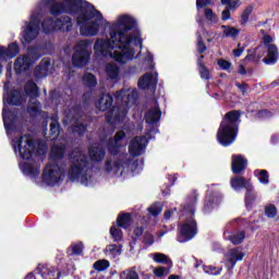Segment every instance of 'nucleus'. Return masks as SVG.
<instances>
[{
    "label": "nucleus",
    "mask_w": 279,
    "mask_h": 279,
    "mask_svg": "<svg viewBox=\"0 0 279 279\" xmlns=\"http://www.w3.org/2000/svg\"><path fill=\"white\" fill-rule=\"evenodd\" d=\"M51 1H61L50 8V14L58 16L60 14H77L76 22L80 26L81 36L93 37L99 34L101 27L109 28V38H98L94 45L96 58H113L116 62L125 64L134 60V47H143L141 33L134 36L130 33L136 27V19L130 14L118 15L116 21L107 22L101 12L84 0H41L37 8L31 14L29 23L22 32V45H29L40 32V17L43 11Z\"/></svg>",
    "instance_id": "f257e3e1"
},
{
    "label": "nucleus",
    "mask_w": 279,
    "mask_h": 279,
    "mask_svg": "<svg viewBox=\"0 0 279 279\" xmlns=\"http://www.w3.org/2000/svg\"><path fill=\"white\" fill-rule=\"evenodd\" d=\"M69 180L71 182H80L83 186H94L97 180L93 177V170L88 168V160H86L81 149L76 148L72 153Z\"/></svg>",
    "instance_id": "f03ea898"
},
{
    "label": "nucleus",
    "mask_w": 279,
    "mask_h": 279,
    "mask_svg": "<svg viewBox=\"0 0 279 279\" xmlns=\"http://www.w3.org/2000/svg\"><path fill=\"white\" fill-rule=\"evenodd\" d=\"M136 89L126 88L116 94L117 106L111 111V117L107 118L109 123H119L125 119L128 110L136 104Z\"/></svg>",
    "instance_id": "7ed1b4c3"
},
{
    "label": "nucleus",
    "mask_w": 279,
    "mask_h": 279,
    "mask_svg": "<svg viewBox=\"0 0 279 279\" xmlns=\"http://www.w3.org/2000/svg\"><path fill=\"white\" fill-rule=\"evenodd\" d=\"M240 119L241 113H239V111H231L227 113L222 120L220 128L218 129L217 141L223 147H228V145H232V143L236 141Z\"/></svg>",
    "instance_id": "20e7f679"
},
{
    "label": "nucleus",
    "mask_w": 279,
    "mask_h": 279,
    "mask_svg": "<svg viewBox=\"0 0 279 279\" xmlns=\"http://www.w3.org/2000/svg\"><path fill=\"white\" fill-rule=\"evenodd\" d=\"M195 202L197 197H194L192 203L187 204L183 208V217H185L183 223H181L180 230V243H185V241H191L195 234H197V222L195 221Z\"/></svg>",
    "instance_id": "39448f33"
},
{
    "label": "nucleus",
    "mask_w": 279,
    "mask_h": 279,
    "mask_svg": "<svg viewBox=\"0 0 279 279\" xmlns=\"http://www.w3.org/2000/svg\"><path fill=\"white\" fill-rule=\"evenodd\" d=\"M23 104V96L21 95V92L13 90L10 92V82H7L4 84V95H3V110H2V119L4 123V128L10 134V130L12 129V124L14 123V113L11 111H8V105L9 106H21Z\"/></svg>",
    "instance_id": "423d86ee"
},
{
    "label": "nucleus",
    "mask_w": 279,
    "mask_h": 279,
    "mask_svg": "<svg viewBox=\"0 0 279 279\" xmlns=\"http://www.w3.org/2000/svg\"><path fill=\"white\" fill-rule=\"evenodd\" d=\"M106 170L120 175V178H134L141 171V167H138V161L134 160L114 163L113 166L112 162L108 161Z\"/></svg>",
    "instance_id": "0eeeda50"
},
{
    "label": "nucleus",
    "mask_w": 279,
    "mask_h": 279,
    "mask_svg": "<svg viewBox=\"0 0 279 279\" xmlns=\"http://www.w3.org/2000/svg\"><path fill=\"white\" fill-rule=\"evenodd\" d=\"M12 147L23 160H29L34 154V141L32 136L24 135L12 140Z\"/></svg>",
    "instance_id": "6e6552de"
},
{
    "label": "nucleus",
    "mask_w": 279,
    "mask_h": 279,
    "mask_svg": "<svg viewBox=\"0 0 279 279\" xmlns=\"http://www.w3.org/2000/svg\"><path fill=\"white\" fill-rule=\"evenodd\" d=\"M43 32L51 34V32H71L73 29V20L70 16H61L57 21L46 19L41 23Z\"/></svg>",
    "instance_id": "1a4fd4ad"
},
{
    "label": "nucleus",
    "mask_w": 279,
    "mask_h": 279,
    "mask_svg": "<svg viewBox=\"0 0 279 279\" xmlns=\"http://www.w3.org/2000/svg\"><path fill=\"white\" fill-rule=\"evenodd\" d=\"M231 189H233V191H241V189H245L246 208H252V206H254V202H256V194L253 192L254 186H252L250 181L245 180L243 177L233 178L231 179Z\"/></svg>",
    "instance_id": "9d476101"
},
{
    "label": "nucleus",
    "mask_w": 279,
    "mask_h": 279,
    "mask_svg": "<svg viewBox=\"0 0 279 279\" xmlns=\"http://www.w3.org/2000/svg\"><path fill=\"white\" fill-rule=\"evenodd\" d=\"M89 47L90 41H78L75 47V52L72 57V62L74 66H86V64H88V61L90 60V50H88Z\"/></svg>",
    "instance_id": "9b49d317"
},
{
    "label": "nucleus",
    "mask_w": 279,
    "mask_h": 279,
    "mask_svg": "<svg viewBox=\"0 0 279 279\" xmlns=\"http://www.w3.org/2000/svg\"><path fill=\"white\" fill-rule=\"evenodd\" d=\"M62 180V168L58 163H48L43 172V183L46 186H56Z\"/></svg>",
    "instance_id": "f8f14e48"
},
{
    "label": "nucleus",
    "mask_w": 279,
    "mask_h": 279,
    "mask_svg": "<svg viewBox=\"0 0 279 279\" xmlns=\"http://www.w3.org/2000/svg\"><path fill=\"white\" fill-rule=\"evenodd\" d=\"M245 258V253L240 247L231 248L225 254V263L227 269L232 271L236 266V263L243 260Z\"/></svg>",
    "instance_id": "ddd939ff"
},
{
    "label": "nucleus",
    "mask_w": 279,
    "mask_h": 279,
    "mask_svg": "<svg viewBox=\"0 0 279 279\" xmlns=\"http://www.w3.org/2000/svg\"><path fill=\"white\" fill-rule=\"evenodd\" d=\"M36 60H38V56H36L34 50H32L27 57L17 58L14 63L15 73L21 74L24 71H27V69H29V66H32Z\"/></svg>",
    "instance_id": "4468645a"
},
{
    "label": "nucleus",
    "mask_w": 279,
    "mask_h": 279,
    "mask_svg": "<svg viewBox=\"0 0 279 279\" xmlns=\"http://www.w3.org/2000/svg\"><path fill=\"white\" fill-rule=\"evenodd\" d=\"M264 44L267 47V57L264 58V62L265 64H276V61L279 58V53H278V47H276V45L271 44L274 43V38L269 35H265L263 37Z\"/></svg>",
    "instance_id": "2eb2a0df"
},
{
    "label": "nucleus",
    "mask_w": 279,
    "mask_h": 279,
    "mask_svg": "<svg viewBox=\"0 0 279 279\" xmlns=\"http://www.w3.org/2000/svg\"><path fill=\"white\" fill-rule=\"evenodd\" d=\"M20 169L28 178L36 179L40 175V163L37 161H23L20 163Z\"/></svg>",
    "instance_id": "dca6fc26"
},
{
    "label": "nucleus",
    "mask_w": 279,
    "mask_h": 279,
    "mask_svg": "<svg viewBox=\"0 0 279 279\" xmlns=\"http://www.w3.org/2000/svg\"><path fill=\"white\" fill-rule=\"evenodd\" d=\"M145 147H147V137H135L129 145V154L133 157L141 156L145 151Z\"/></svg>",
    "instance_id": "f3484780"
},
{
    "label": "nucleus",
    "mask_w": 279,
    "mask_h": 279,
    "mask_svg": "<svg viewBox=\"0 0 279 279\" xmlns=\"http://www.w3.org/2000/svg\"><path fill=\"white\" fill-rule=\"evenodd\" d=\"M137 84H138V88H142V89L156 86V84H158V73L156 72L146 73L144 76H142L138 80Z\"/></svg>",
    "instance_id": "a211bd4d"
},
{
    "label": "nucleus",
    "mask_w": 279,
    "mask_h": 279,
    "mask_svg": "<svg viewBox=\"0 0 279 279\" xmlns=\"http://www.w3.org/2000/svg\"><path fill=\"white\" fill-rule=\"evenodd\" d=\"M19 44L9 45L8 49L0 46V62H8L11 58H14L19 53Z\"/></svg>",
    "instance_id": "6ab92c4d"
},
{
    "label": "nucleus",
    "mask_w": 279,
    "mask_h": 279,
    "mask_svg": "<svg viewBox=\"0 0 279 279\" xmlns=\"http://www.w3.org/2000/svg\"><path fill=\"white\" fill-rule=\"evenodd\" d=\"M245 167H247V159L245 157L241 155L232 156L231 169L233 173H241V171L245 170Z\"/></svg>",
    "instance_id": "aec40b11"
},
{
    "label": "nucleus",
    "mask_w": 279,
    "mask_h": 279,
    "mask_svg": "<svg viewBox=\"0 0 279 279\" xmlns=\"http://www.w3.org/2000/svg\"><path fill=\"white\" fill-rule=\"evenodd\" d=\"M123 138H125V133L123 131L116 134L114 140H112L108 145L110 154H117V151H119V147L123 145Z\"/></svg>",
    "instance_id": "412c9836"
},
{
    "label": "nucleus",
    "mask_w": 279,
    "mask_h": 279,
    "mask_svg": "<svg viewBox=\"0 0 279 279\" xmlns=\"http://www.w3.org/2000/svg\"><path fill=\"white\" fill-rule=\"evenodd\" d=\"M106 153L99 145L95 144L89 148V158L93 162H99V160H104Z\"/></svg>",
    "instance_id": "4be33fe9"
},
{
    "label": "nucleus",
    "mask_w": 279,
    "mask_h": 279,
    "mask_svg": "<svg viewBox=\"0 0 279 279\" xmlns=\"http://www.w3.org/2000/svg\"><path fill=\"white\" fill-rule=\"evenodd\" d=\"M112 106V96L105 94L98 101H96V108L102 112L108 110Z\"/></svg>",
    "instance_id": "5701e85b"
},
{
    "label": "nucleus",
    "mask_w": 279,
    "mask_h": 279,
    "mask_svg": "<svg viewBox=\"0 0 279 279\" xmlns=\"http://www.w3.org/2000/svg\"><path fill=\"white\" fill-rule=\"evenodd\" d=\"M105 71L110 80H119L121 70L119 69V65H117V63H108L105 68Z\"/></svg>",
    "instance_id": "b1692460"
},
{
    "label": "nucleus",
    "mask_w": 279,
    "mask_h": 279,
    "mask_svg": "<svg viewBox=\"0 0 279 279\" xmlns=\"http://www.w3.org/2000/svg\"><path fill=\"white\" fill-rule=\"evenodd\" d=\"M161 112L158 107H154L153 109L148 110L146 113V123H157V121H160Z\"/></svg>",
    "instance_id": "393cba45"
},
{
    "label": "nucleus",
    "mask_w": 279,
    "mask_h": 279,
    "mask_svg": "<svg viewBox=\"0 0 279 279\" xmlns=\"http://www.w3.org/2000/svg\"><path fill=\"white\" fill-rule=\"evenodd\" d=\"M60 136V124L56 117L51 118L50 122V141H56Z\"/></svg>",
    "instance_id": "a878e982"
},
{
    "label": "nucleus",
    "mask_w": 279,
    "mask_h": 279,
    "mask_svg": "<svg viewBox=\"0 0 279 279\" xmlns=\"http://www.w3.org/2000/svg\"><path fill=\"white\" fill-rule=\"evenodd\" d=\"M105 254L108 258H117V256H121V246L110 244L105 248Z\"/></svg>",
    "instance_id": "bb28decb"
},
{
    "label": "nucleus",
    "mask_w": 279,
    "mask_h": 279,
    "mask_svg": "<svg viewBox=\"0 0 279 279\" xmlns=\"http://www.w3.org/2000/svg\"><path fill=\"white\" fill-rule=\"evenodd\" d=\"M219 202H221V198L219 196H207L205 201V210L207 213H210L215 206L219 205Z\"/></svg>",
    "instance_id": "cd10ccee"
},
{
    "label": "nucleus",
    "mask_w": 279,
    "mask_h": 279,
    "mask_svg": "<svg viewBox=\"0 0 279 279\" xmlns=\"http://www.w3.org/2000/svg\"><path fill=\"white\" fill-rule=\"evenodd\" d=\"M252 12H254V5L248 4L242 12L240 20L241 25H247V23H250V16H252Z\"/></svg>",
    "instance_id": "c85d7f7f"
},
{
    "label": "nucleus",
    "mask_w": 279,
    "mask_h": 279,
    "mask_svg": "<svg viewBox=\"0 0 279 279\" xmlns=\"http://www.w3.org/2000/svg\"><path fill=\"white\" fill-rule=\"evenodd\" d=\"M202 60H204V56H201L197 61L201 77L202 80H210V71L206 69V65H204V62Z\"/></svg>",
    "instance_id": "c756f323"
},
{
    "label": "nucleus",
    "mask_w": 279,
    "mask_h": 279,
    "mask_svg": "<svg viewBox=\"0 0 279 279\" xmlns=\"http://www.w3.org/2000/svg\"><path fill=\"white\" fill-rule=\"evenodd\" d=\"M119 228H128L132 223V216L130 214H124L119 216L117 219Z\"/></svg>",
    "instance_id": "7c9ffc66"
},
{
    "label": "nucleus",
    "mask_w": 279,
    "mask_h": 279,
    "mask_svg": "<svg viewBox=\"0 0 279 279\" xmlns=\"http://www.w3.org/2000/svg\"><path fill=\"white\" fill-rule=\"evenodd\" d=\"M25 93L28 97H38V86H36V83L28 82L25 86Z\"/></svg>",
    "instance_id": "2f4dec72"
},
{
    "label": "nucleus",
    "mask_w": 279,
    "mask_h": 279,
    "mask_svg": "<svg viewBox=\"0 0 279 279\" xmlns=\"http://www.w3.org/2000/svg\"><path fill=\"white\" fill-rule=\"evenodd\" d=\"M228 239L234 245H239V243H243V241H245V232L240 231L238 233H232L231 235L228 236Z\"/></svg>",
    "instance_id": "473e14b6"
},
{
    "label": "nucleus",
    "mask_w": 279,
    "mask_h": 279,
    "mask_svg": "<svg viewBox=\"0 0 279 279\" xmlns=\"http://www.w3.org/2000/svg\"><path fill=\"white\" fill-rule=\"evenodd\" d=\"M255 175L260 184H269V174L266 170H255Z\"/></svg>",
    "instance_id": "72a5a7b5"
},
{
    "label": "nucleus",
    "mask_w": 279,
    "mask_h": 279,
    "mask_svg": "<svg viewBox=\"0 0 279 279\" xmlns=\"http://www.w3.org/2000/svg\"><path fill=\"white\" fill-rule=\"evenodd\" d=\"M203 270L208 276H220L223 268L215 267V266H203Z\"/></svg>",
    "instance_id": "f704fd0d"
},
{
    "label": "nucleus",
    "mask_w": 279,
    "mask_h": 279,
    "mask_svg": "<svg viewBox=\"0 0 279 279\" xmlns=\"http://www.w3.org/2000/svg\"><path fill=\"white\" fill-rule=\"evenodd\" d=\"M205 19L208 21V23H211L215 25L216 23H219V16L213 12V9H205Z\"/></svg>",
    "instance_id": "c9c22d12"
},
{
    "label": "nucleus",
    "mask_w": 279,
    "mask_h": 279,
    "mask_svg": "<svg viewBox=\"0 0 279 279\" xmlns=\"http://www.w3.org/2000/svg\"><path fill=\"white\" fill-rule=\"evenodd\" d=\"M221 27L223 29V35L228 38H235V36H239V29H236L235 27H230L226 25H222Z\"/></svg>",
    "instance_id": "e433bc0d"
},
{
    "label": "nucleus",
    "mask_w": 279,
    "mask_h": 279,
    "mask_svg": "<svg viewBox=\"0 0 279 279\" xmlns=\"http://www.w3.org/2000/svg\"><path fill=\"white\" fill-rule=\"evenodd\" d=\"M120 279H140L138 272L134 269H128L120 274Z\"/></svg>",
    "instance_id": "4c0bfd02"
},
{
    "label": "nucleus",
    "mask_w": 279,
    "mask_h": 279,
    "mask_svg": "<svg viewBox=\"0 0 279 279\" xmlns=\"http://www.w3.org/2000/svg\"><path fill=\"white\" fill-rule=\"evenodd\" d=\"M153 259L155 260V263H160L162 265H169V263H171L169 257L162 253H155L153 255Z\"/></svg>",
    "instance_id": "58836bf2"
},
{
    "label": "nucleus",
    "mask_w": 279,
    "mask_h": 279,
    "mask_svg": "<svg viewBox=\"0 0 279 279\" xmlns=\"http://www.w3.org/2000/svg\"><path fill=\"white\" fill-rule=\"evenodd\" d=\"M222 5H228L229 10H239L241 8V0H221Z\"/></svg>",
    "instance_id": "ea45409f"
},
{
    "label": "nucleus",
    "mask_w": 279,
    "mask_h": 279,
    "mask_svg": "<svg viewBox=\"0 0 279 279\" xmlns=\"http://www.w3.org/2000/svg\"><path fill=\"white\" fill-rule=\"evenodd\" d=\"M83 82L86 86L89 87L97 86V78H95V75H93L92 73H86L83 76Z\"/></svg>",
    "instance_id": "a19ab883"
},
{
    "label": "nucleus",
    "mask_w": 279,
    "mask_h": 279,
    "mask_svg": "<svg viewBox=\"0 0 279 279\" xmlns=\"http://www.w3.org/2000/svg\"><path fill=\"white\" fill-rule=\"evenodd\" d=\"M265 215L269 219H274L276 217V215H278V208H276L275 205H271V204L266 205Z\"/></svg>",
    "instance_id": "79ce46f5"
},
{
    "label": "nucleus",
    "mask_w": 279,
    "mask_h": 279,
    "mask_svg": "<svg viewBox=\"0 0 279 279\" xmlns=\"http://www.w3.org/2000/svg\"><path fill=\"white\" fill-rule=\"evenodd\" d=\"M108 267H110V262H108L106 259L97 260L94 264V268L96 269V271H104V270L108 269Z\"/></svg>",
    "instance_id": "37998d69"
},
{
    "label": "nucleus",
    "mask_w": 279,
    "mask_h": 279,
    "mask_svg": "<svg viewBox=\"0 0 279 279\" xmlns=\"http://www.w3.org/2000/svg\"><path fill=\"white\" fill-rule=\"evenodd\" d=\"M110 234L113 241H121V239H123V232H121V229L117 226L111 227Z\"/></svg>",
    "instance_id": "c03bdc74"
},
{
    "label": "nucleus",
    "mask_w": 279,
    "mask_h": 279,
    "mask_svg": "<svg viewBox=\"0 0 279 279\" xmlns=\"http://www.w3.org/2000/svg\"><path fill=\"white\" fill-rule=\"evenodd\" d=\"M148 213L153 215V217H157V215H160V213H162V204H153L150 207H148Z\"/></svg>",
    "instance_id": "a18cd8bd"
},
{
    "label": "nucleus",
    "mask_w": 279,
    "mask_h": 279,
    "mask_svg": "<svg viewBox=\"0 0 279 279\" xmlns=\"http://www.w3.org/2000/svg\"><path fill=\"white\" fill-rule=\"evenodd\" d=\"M64 156V146L54 145L51 149L52 158H62Z\"/></svg>",
    "instance_id": "49530a36"
},
{
    "label": "nucleus",
    "mask_w": 279,
    "mask_h": 279,
    "mask_svg": "<svg viewBox=\"0 0 279 279\" xmlns=\"http://www.w3.org/2000/svg\"><path fill=\"white\" fill-rule=\"evenodd\" d=\"M40 109V104L36 102V99H32L29 101V105H28V112L29 114H36V112H38V110Z\"/></svg>",
    "instance_id": "de8ad7c7"
},
{
    "label": "nucleus",
    "mask_w": 279,
    "mask_h": 279,
    "mask_svg": "<svg viewBox=\"0 0 279 279\" xmlns=\"http://www.w3.org/2000/svg\"><path fill=\"white\" fill-rule=\"evenodd\" d=\"M217 64L222 69V71H230V68L232 66V63L226 59H219Z\"/></svg>",
    "instance_id": "09e8293b"
},
{
    "label": "nucleus",
    "mask_w": 279,
    "mask_h": 279,
    "mask_svg": "<svg viewBox=\"0 0 279 279\" xmlns=\"http://www.w3.org/2000/svg\"><path fill=\"white\" fill-rule=\"evenodd\" d=\"M197 51L198 53H204V51H206V45H204V39H202V34L198 32L197 33Z\"/></svg>",
    "instance_id": "8fccbe9b"
},
{
    "label": "nucleus",
    "mask_w": 279,
    "mask_h": 279,
    "mask_svg": "<svg viewBox=\"0 0 279 279\" xmlns=\"http://www.w3.org/2000/svg\"><path fill=\"white\" fill-rule=\"evenodd\" d=\"M72 252L76 255L82 254V252H84V244L82 242L75 243L72 245Z\"/></svg>",
    "instance_id": "3c124183"
},
{
    "label": "nucleus",
    "mask_w": 279,
    "mask_h": 279,
    "mask_svg": "<svg viewBox=\"0 0 279 279\" xmlns=\"http://www.w3.org/2000/svg\"><path fill=\"white\" fill-rule=\"evenodd\" d=\"M47 151V143L45 142H38L37 144V156H41V154H45Z\"/></svg>",
    "instance_id": "603ef678"
},
{
    "label": "nucleus",
    "mask_w": 279,
    "mask_h": 279,
    "mask_svg": "<svg viewBox=\"0 0 279 279\" xmlns=\"http://www.w3.org/2000/svg\"><path fill=\"white\" fill-rule=\"evenodd\" d=\"M72 123L74 124V132H77L78 134H82L84 130H86V126L83 124H80V121L72 120Z\"/></svg>",
    "instance_id": "864d4df0"
},
{
    "label": "nucleus",
    "mask_w": 279,
    "mask_h": 279,
    "mask_svg": "<svg viewBox=\"0 0 279 279\" xmlns=\"http://www.w3.org/2000/svg\"><path fill=\"white\" fill-rule=\"evenodd\" d=\"M167 271V269L165 267H157L154 268L153 272L155 274V276L157 278H162V276H165V272Z\"/></svg>",
    "instance_id": "5fc2aeb1"
},
{
    "label": "nucleus",
    "mask_w": 279,
    "mask_h": 279,
    "mask_svg": "<svg viewBox=\"0 0 279 279\" xmlns=\"http://www.w3.org/2000/svg\"><path fill=\"white\" fill-rule=\"evenodd\" d=\"M213 1L210 0H196V8L199 10V8H204V5H210Z\"/></svg>",
    "instance_id": "6e6d98bb"
},
{
    "label": "nucleus",
    "mask_w": 279,
    "mask_h": 279,
    "mask_svg": "<svg viewBox=\"0 0 279 279\" xmlns=\"http://www.w3.org/2000/svg\"><path fill=\"white\" fill-rule=\"evenodd\" d=\"M144 243H146L147 245H153L154 235H151L150 233H146L144 236Z\"/></svg>",
    "instance_id": "4d7b16f0"
},
{
    "label": "nucleus",
    "mask_w": 279,
    "mask_h": 279,
    "mask_svg": "<svg viewBox=\"0 0 279 279\" xmlns=\"http://www.w3.org/2000/svg\"><path fill=\"white\" fill-rule=\"evenodd\" d=\"M230 11L231 9H229L228 7L226 10L222 11V21H230Z\"/></svg>",
    "instance_id": "13d9d810"
},
{
    "label": "nucleus",
    "mask_w": 279,
    "mask_h": 279,
    "mask_svg": "<svg viewBox=\"0 0 279 279\" xmlns=\"http://www.w3.org/2000/svg\"><path fill=\"white\" fill-rule=\"evenodd\" d=\"M207 43H213L215 40V33H203Z\"/></svg>",
    "instance_id": "bf43d9fd"
},
{
    "label": "nucleus",
    "mask_w": 279,
    "mask_h": 279,
    "mask_svg": "<svg viewBox=\"0 0 279 279\" xmlns=\"http://www.w3.org/2000/svg\"><path fill=\"white\" fill-rule=\"evenodd\" d=\"M244 50H245V48L235 49V50H233V56L235 58H239L243 53Z\"/></svg>",
    "instance_id": "052dcab7"
},
{
    "label": "nucleus",
    "mask_w": 279,
    "mask_h": 279,
    "mask_svg": "<svg viewBox=\"0 0 279 279\" xmlns=\"http://www.w3.org/2000/svg\"><path fill=\"white\" fill-rule=\"evenodd\" d=\"M173 215V210H167L163 215L165 219H171V216Z\"/></svg>",
    "instance_id": "680f3d73"
},
{
    "label": "nucleus",
    "mask_w": 279,
    "mask_h": 279,
    "mask_svg": "<svg viewBox=\"0 0 279 279\" xmlns=\"http://www.w3.org/2000/svg\"><path fill=\"white\" fill-rule=\"evenodd\" d=\"M134 232L136 236H141V234H143V228H136Z\"/></svg>",
    "instance_id": "e2e57ef3"
},
{
    "label": "nucleus",
    "mask_w": 279,
    "mask_h": 279,
    "mask_svg": "<svg viewBox=\"0 0 279 279\" xmlns=\"http://www.w3.org/2000/svg\"><path fill=\"white\" fill-rule=\"evenodd\" d=\"M153 60H154V57L151 56L150 52H148L146 56V62H153Z\"/></svg>",
    "instance_id": "0e129e2a"
},
{
    "label": "nucleus",
    "mask_w": 279,
    "mask_h": 279,
    "mask_svg": "<svg viewBox=\"0 0 279 279\" xmlns=\"http://www.w3.org/2000/svg\"><path fill=\"white\" fill-rule=\"evenodd\" d=\"M239 73H240V75H245V73H247V71L245 70V68L243 65H241Z\"/></svg>",
    "instance_id": "69168bd1"
},
{
    "label": "nucleus",
    "mask_w": 279,
    "mask_h": 279,
    "mask_svg": "<svg viewBox=\"0 0 279 279\" xmlns=\"http://www.w3.org/2000/svg\"><path fill=\"white\" fill-rule=\"evenodd\" d=\"M236 86H238L239 88H241V90H242L243 93H245V86H246V85L236 84Z\"/></svg>",
    "instance_id": "338daca9"
},
{
    "label": "nucleus",
    "mask_w": 279,
    "mask_h": 279,
    "mask_svg": "<svg viewBox=\"0 0 279 279\" xmlns=\"http://www.w3.org/2000/svg\"><path fill=\"white\" fill-rule=\"evenodd\" d=\"M168 279H180V277H178L175 275H171Z\"/></svg>",
    "instance_id": "774afa93"
}]
</instances>
